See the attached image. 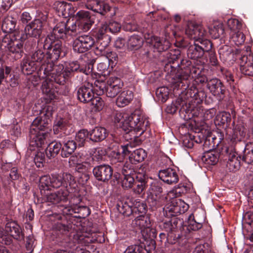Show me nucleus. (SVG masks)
Masks as SVG:
<instances>
[{
	"label": "nucleus",
	"mask_w": 253,
	"mask_h": 253,
	"mask_svg": "<svg viewBox=\"0 0 253 253\" xmlns=\"http://www.w3.org/2000/svg\"><path fill=\"white\" fill-rule=\"evenodd\" d=\"M240 66L242 74L253 76V54L242 56L240 58Z\"/></svg>",
	"instance_id": "19"
},
{
	"label": "nucleus",
	"mask_w": 253,
	"mask_h": 253,
	"mask_svg": "<svg viewBox=\"0 0 253 253\" xmlns=\"http://www.w3.org/2000/svg\"><path fill=\"white\" fill-rule=\"evenodd\" d=\"M227 24L229 28L234 32H237L242 28L241 23L236 19H230Z\"/></svg>",
	"instance_id": "60"
},
{
	"label": "nucleus",
	"mask_w": 253,
	"mask_h": 253,
	"mask_svg": "<svg viewBox=\"0 0 253 253\" xmlns=\"http://www.w3.org/2000/svg\"><path fill=\"white\" fill-rule=\"evenodd\" d=\"M144 248L139 245H131L127 247L124 253H143Z\"/></svg>",
	"instance_id": "64"
},
{
	"label": "nucleus",
	"mask_w": 253,
	"mask_h": 253,
	"mask_svg": "<svg viewBox=\"0 0 253 253\" xmlns=\"http://www.w3.org/2000/svg\"><path fill=\"white\" fill-rule=\"evenodd\" d=\"M27 40V36L24 33H17L14 35L5 36L2 41V44L7 48L9 54L15 60L20 59L23 56V44Z\"/></svg>",
	"instance_id": "3"
},
{
	"label": "nucleus",
	"mask_w": 253,
	"mask_h": 253,
	"mask_svg": "<svg viewBox=\"0 0 253 253\" xmlns=\"http://www.w3.org/2000/svg\"><path fill=\"white\" fill-rule=\"evenodd\" d=\"M53 87L52 83L47 79L43 82L42 84V92L45 95V99L47 101H50L55 98V90Z\"/></svg>",
	"instance_id": "33"
},
{
	"label": "nucleus",
	"mask_w": 253,
	"mask_h": 253,
	"mask_svg": "<svg viewBox=\"0 0 253 253\" xmlns=\"http://www.w3.org/2000/svg\"><path fill=\"white\" fill-rule=\"evenodd\" d=\"M218 52L220 58L224 61H229L234 56L233 49L226 45L221 47L219 49Z\"/></svg>",
	"instance_id": "45"
},
{
	"label": "nucleus",
	"mask_w": 253,
	"mask_h": 253,
	"mask_svg": "<svg viewBox=\"0 0 253 253\" xmlns=\"http://www.w3.org/2000/svg\"><path fill=\"white\" fill-rule=\"evenodd\" d=\"M86 45H84L82 42V40L80 37L76 38L73 43V48L75 52L78 53H84L89 49L86 47Z\"/></svg>",
	"instance_id": "51"
},
{
	"label": "nucleus",
	"mask_w": 253,
	"mask_h": 253,
	"mask_svg": "<svg viewBox=\"0 0 253 253\" xmlns=\"http://www.w3.org/2000/svg\"><path fill=\"white\" fill-rule=\"evenodd\" d=\"M110 86V78L109 77L106 78V74L104 73L98 79L95 80L93 83H87L86 84L79 87L77 92V98L84 103L89 102L94 98V90H96V94L98 95L106 94V96L110 97V92L108 89Z\"/></svg>",
	"instance_id": "1"
},
{
	"label": "nucleus",
	"mask_w": 253,
	"mask_h": 253,
	"mask_svg": "<svg viewBox=\"0 0 253 253\" xmlns=\"http://www.w3.org/2000/svg\"><path fill=\"white\" fill-rule=\"evenodd\" d=\"M87 7L102 15H105V13L110 10V7L108 4L105 3L104 1H99L97 0H94L92 3H88Z\"/></svg>",
	"instance_id": "30"
},
{
	"label": "nucleus",
	"mask_w": 253,
	"mask_h": 253,
	"mask_svg": "<svg viewBox=\"0 0 253 253\" xmlns=\"http://www.w3.org/2000/svg\"><path fill=\"white\" fill-rule=\"evenodd\" d=\"M82 42L84 44L86 45V47L88 49H90L95 43L94 39L90 35H84L79 36Z\"/></svg>",
	"instance_id": "61"
},
{
	"label": "nucleus",
	"mask_w": 253,
	"mask_h": 253,
	"mask_svg": "<svg viewBox=\"0 0 253 253\" xmlns=\"http://www.w3.org/2000/svg\"><path fill=\"white\" fill-rule=\"evenodd\" d=\"M72 224L66 221H58L53 226V232L57 238L65 240L72 228Z\"/></svg>",
	"instance_id": "18"
},
{
	"label": "nucleus",
	"mask_w": 253,
	"mask_h": 253,
	"mask_svg": "<svg viewBox=\"0 0 253 253\" xmlns=\"http://www.w3.org/2000/svg\"><path fill=\"white\" fill-rule=\"evenodd\" d=\"M119 145L118 144H116L113 146L112 149L113 150L112 151V165L119 163L118 165L120 166L121 164L122 166V163L124 158V155L122 153L126 154V151L129 152L128 150V144L125 146L121 145L120 149L119 148Z\"/></svg>",
	"instance_id": "26"
},
{
	"label": "nucleus",
	"mask_w": 253,
	"mask_h": 253,
	"mask_svg": "<svg viewBox=\"0 0 253 253\" xmlns=\"http://www.w3.org/2000/svg\"><path fill=\"white\" fill-rule=\"evenodd\" d=\"M187 54L189 58L192 59H198L202 58L204 53L203 50H201L199 45L194 42L193 44L190 45L187 49Z\"/></svg>",
	"instance_id": "39"
},
{
	"label": "nucleus",
	"mask_w": 253,
	"mask_h": 253,
	"mask_svg": "<svg viewBox=\"0 0 253 253\" xmlns=\"http://www.w3.org/2000/svg\"><path fill=\"white\" fill-rule=\"evenodd\" d=\"M38 66V65L33 62L32 59L28 58H24L21 63L22 72L27 75L32 74L36 70Z\"/></svg>",
	"instance_id": "35"
},
{
	"label": "nucleus",
	"mask_w": 253,
	"mask_h": 253,
	"mask_svg": "<svg viewBox=\"0 0 253 253\" xmlns=\"http://www.w3.org/2000/svg\"><path fill=\"white\" fill-rule=\"evenodd\" d=\"M131 225L136 230H139L143 237L152 238L156 236L155 230L151 228V222L149 217L140 215L132 220Z\"/></svg>",
	"instance_id": "7"
},
{
	"label": "nucleus",
	"mask_w": 253,
	"mask_h": 253,
	"mask_svg": "<svg viewBox=\"0 0 253 253\" xmlns=\"http://www.w3.org/2000/svg\"><path fill=\"white\" fill-rule=\"evenodd\" d=\"M69 192L68 190H59L56 192L51 193L50 194H42L45 196V199L46 202L52 203L54 204H58L61 202H67L68 200V197L70 196Z\"/></svg>",
	"instance_id": "17"
},
{
	"label": "nucleus",
	"mask_w": 253,
	"mask_h": 253,
	"mask_svg": "<svg viewBox=\"0 0 253 253\" xmlns=\"http://www.w3.org/2000/svg\"><path fill=\"white\" fill-rule=\"evenodd\" d=\"M158 176L160 179L169 184H175L179 180V177L175 170L171 168L160 170Z\"/></svg>",
	"instance_id": "20"
},
{
	"label": "nucleus",
	"mask_w": 253,
	"mask_h": 253,
	"mask_svg": "<svg viewBox=\"0 0 253 253\" xmlns=\"http://www.w3.org/2000/svg\"><path fill=\"white\" fill-rule=\"evenodd\" d=\"M133 98V92L130 90H125L120 93L116 100V105L119 107L127 105Z\"/></svg>",
	"instance_id": "32"
},
{
	"label": "nucleus",
	"mask_w": 253,
	"mask_h": 253,
	"mask_svg": "<svg viewBox=\"0 0 253 253\" xmlns=\"http://www.w3.org/2000/svg\"><path fill=\"white\" fill-rule=\"evenodd\" d=\"M87 136L89 137V133L86 130L83 129L80 130L76 134L75 140L79 142L78 146L82 147L84 145L85 138Z\"/></svg>",
	"instance_id": "56"
},
{
	"label": "nucleus",
	"mask_w": 253,
	"mask_h": 253,
	"mask_svg": "<svg viewBox=\"0 0 253 253\" xmlns=\"http://www.w3.org/2000/svg\"><path fill=\"white\" fill-rule=\"evenodd\" d=\"M217 120L222 125H229L231 122V115L229 113L223 111L220 113L216 117Z\"/></svg>",
	"instance_id": "58"
},
{
	"label": "nucleus",
	"mask_w": 253,
	"mask_h": 253,
	"mask_svg": "<svg viewBox=\"0 0 253 253\" xmlns=\"http://www.w3.org/2000/svg\"><path fill=\"white\" fill-rule=\"evenodd\" d=\"M188 102L186 100V97L182 95L178 98L175 102H173L170 106H168L167 111L169 113H174L177 110L180 109V111L186 112L188 108Z\"/></svg>",
	"instance_id": "28"
},
{
	"label": "nucleus",
	"mask_w": 253,
	"mask_h": 253,
	"mask_svg": "<svg viewBox=\"0 0 253 253\" xmlns=\"http://www.w3.org/2000/svg\"><path fill=\"white\" fill-rule=\"evenodd\" d=\"M203 69L202 67L200 68L191 65L188 71H185V74L184 75H177L176 76L178 79L175 83V87L179 88L180 86H182L184 84L183 81L188 79L190 75H191L193 78H196L201 74Z\"/></svg>",
	"instance_id": "22"
},
{
	"label": "nucleus",
	"mask_w": 253,
	"mask_h": 253,
	"mask_svg": "<svg viewBox=\"0 0 253 253\" xmlns=\"http://www.w3.org/2000/svg\"><path fill=\"white\" fill-rule=\"evenodd\" d=\"M93 173L97 180L107 182L111 179V167L106 165L97 166L93 169Z\"/></svg>",
	"instance_id": "24"
},
{
	"label": "nucleus",
	"mask_w": 253,
	"mask_h": 253,
	"mask_svg": "<svg viewBox=\"0 0 253 253\" xmlns=\"http://www.w3.org/2000/svg\"><path fill=\"white\" fill-rule=\"evenodd\" d=\"M188 208V204L181 199H173L171 202V204L165 208L164 210L167 216L175 217L176 215L186 212Z\"/></svg>",
	"instance_id": "10"
},
{
	"label": "nucleus",
	"mask_w": 253,
	"mask_h": 253,
	"mask_svg": "<svg viewBox=\"0 0 253 253\" xmlns=\"http://www.w3.org/2000/svg\"><path fill=\"white\" fill-rule=\"evenodd\" d=\"M42 48L46 52V59L54 62L64 57L67 52L66 46L60 41H53L49 35L45 38Z\"/></svg>",
	"instance_id": "5"
},
{
	"label": "nucleus",
	"mask_w": 253,
	"mask_h": 253,
	"mask_svg": "<svg viewBox=\"0 0 253 253\" xmlns=\"http://www.w3.org/2000/svg\"><path fill=\"white\" fill-rule=\"evenodd\" d=\"M246 37L245 35L242 33L238 31L235 32L234 34L232 35L231 40L235 43V44L239 46L243 44L245 41Z\"/></svg>",
	"instance_id": "55"
},
{
	"label": "nucleus",
	"mask_w": 253,
	"mask_h": 253,
	"mask_svg": "<svg viewBox=\"0 0 253 253\" xmlns=\"http://www.w3.org/2000/svg\"><path fill=\"white\" fill-rule=\"evenodd\" d=\"M62 144V151L61 156L63 158H68L71 155L78 146L75 140L64 139L61 141Z\"/></svg>",
	"instance_id": "27"
},
{
	"label": "nucleus",
	"mask_w": 253,
	"mask_h": 253,
	"mask_svg": "<svg viewBox=\"0 0 253 253\" xmlns=\"http://www.w3.org/2000/svg\"><path fill=\"white\" fill-rule=\"evenodd\" d=\"M134 174L131 173H126L123 175V179L122 180V186L124 188H130L132 187L135 182L134 178Z\"/></svg>",
	"instance_id": "52"
},
{
	"label": "nucleus",
	"mask_w": 253,
	"mask_h": 253,
	"mask_svg": "<svg viewBox=\"0 0 253 253\" xmlns=\"http://www.w3.org/2000/svg\"><path fill=\"white\" fill-rule=\"evenodd\" d=\"M58 68H59V69H57L55 74H54V75L49 79V81H51V83L52 81H54L55 83L60 85H64L66 80V73L65 72H62L63 69V66H61Z\"/></svg>",
	"instance_id": "43"
},
{
	"label": "nucleus",
	"mask_w": 253,
	"mask_h": 253,
	"mask_svg": "<svg viewBox=\"0 0 253 253\" xmlns=\"http://www.w3.org/2000/svg\"><path fill=\"white\" fill-rule=\"evenodd\" d=\"M129 202L132 206L133 211H138L139 213H145L146 211V205L142 201L139 199L130 198L129 199Z\"/></svg>",
	"instance_id": "44"
},
{
	"label": "nucleus",
	"mask_w": 253,
	"mask_h": 253,
	"mask_svg": "<svg viewBox=\"0 0 253 253\" xmlns=\"http://www.w3.org/2000/svg\"><path fill=\"white\" fill-rule=\"evenodd\" d=\"M48 133L47 132H34L30 130V147H41L47 143L46 139Z\"/></svg>",
	"instance_id": "21"
},
{
	"label": "nucleus",
	"mask_w": 253,
	"mask_h": 253,
	"mask_svg": "<svg viewBox=\"0 0 253 253\" xmlns=\"http://www.w3.org/2000/svg\"><path fill=\"white\" fill-rule=\"evenodd\" d=\"M51 113L47 112L44 114L43 117H37L32 124L31 130L35 132H47L48 133V131L50 130L51 121L49 119Z\"/></svg>",
	"instance_id": "11"
},
{
	"label": "nucleus",
	"mask_w": 253,
	"mask_h": 253,
	"mask_svg": "<svg viewBox=\"0 0 253 253\" xmlns=\"http://www.w3.org/2000/svg\"><path fill=\"white\" fill-rule=\"evenodd\" d=\"M47 18V14H42L27 24L25 27V32H24V34L27 36V39L28 36L36 38H39L46 24Z\"/></svg>",
	"instance_id": "8"
},
{
	"label": "nucleus",
	"mask_w": 253,
	"mask_h": 253,
	"mask_svg": "<svg viewBox=\"0 0 253 253\" xmlns=\"http://www.w3.org/2000/svg\"><path fill=\"white\" fill-rule=\"evenodd\" d=\"M85 71L83 68L80 67V65L77 62H73L69 63L64 71L66 73V76L69 77L72 76V74L74 72L84 73Z\"/></svg>",
	"instance_id": "46"
},
{
	"label": "nucleus",
	"mask_w": 253,
	"mask_h": 253,
	"mask_svg": "<svg viewBox=\"0 0 253 253\" xmlns=\"http://www.w3.org/2000/svg\"><path fill=\"white\" fill-rule=\"evenodd\" d=\"M93 22L92 20L80 22V24L78 26H77V29L79 31L78 34L80 33L81 32V30L83 32H86L89 30Z\"/></svg>",
	"instance_id": "63"
},
{
	"label": "nucleus",
	"mask_w": 253,
	"mask_h": 253,
	"mask_svg": "<svg viewBox=\"0 0 253 253\" xmlns=\"http://www.w3.org/2000/svg\"><path fill=\"white\" fill-rule=\"evenodd\" d=\"M207 86L214 96H219L225 93V89L222 82L216 78L212 79L207 82Z\"/></svg>",
	"instance_id": "25"
},
{
	"label": "nucleus",
	"mask_w": 253,
	"mask_h": 253,
	"mask_svg": "<svg viewBox=\"0 0 253 253\" xmlns=\"http://www.w3.org/2000/svg\"><path fill=\"white\" fill-rule=\"evenodd\" d=\"M151 44L158 52H162L167 49V46L162 43L160 38L154 37L151 39Z\"/></svg>",
	"instance_id": "57"
},
{
	"label": "nucleus",
	"mask_w": 253,
	"mask_h": 253,
	"mask_svg": "<svg viewBox=\"0 0 253 253\" xmlns=\"http://www.w3.org/2000/svg\"><path fill=\"white\" fill-rule=\"evenodd\" d=\"M117 210L121 214L125 216H129L133 212L132 206L129 201L125 202L119 201L116 205Z\"/></svg>",
	"instance_id": "40"
},
{
	"label": "nucleus",
	"mask_w": 253,
	"mask_h": 253,
	"mask_svg": "<svg viewBox=\"0 0 253 253\" xmlns=\"http://www.w3.org/2000/svg\"><path fill=\"white\" fill-rule=\"evenodd\" d=\"M117 127L122 128L126 133L140 132L141 135L148 125V121L136 114L117 112L114 117Z\"/></svg>",
	"instance_id": "2"
},
{
	"label": "nucleus",
	"mask_w": 253,
	"mask_h": 253,
	"mask_svg": "<svg viewBox=\"0 0 253 253\" xmlns=\"http://www.w3.org/2000/svg\"><path fill=\"white\" fill-rule=\"evenodd\" d=\"M31 59L36 63L38 66L44 61H46V52L42 48V43H40V41L38 42V46L37 50L32 53L31 56Z\"/></svg>",
	"instance_id": "31"
},
{
	"label": "nucleus",
	"mask_w": 253,
	"mask_h": 253,
	"mask_svg": "<svg viewBox=\"0 0 253 253\" xmlns=\"http://www.w3.org/2000/svg\"><path fill=\"white\" fill-rule=\"evenodd\" d=\"M5 222L4 231L6 233L17 241L24 240V234L21 227L16 221L6 217Z\"/></svg>",
	"instance_id": "12"
},
{
	"label": "nucleus",
	"mask_w": 253,
	"mask_h": 253,
	"mask_svg": "<svg viewBox=\"0 0 253 253\" xmlns=\"http://www.w3.org/2000/svg\"><path fill=\"white\" fill-rule=\"evenodd\" d=\"M53 6L60 16H62L66 18L72 15L74 13V9L72 7L71 4L66 2L55 1Z\"/></svg>",
	"instance_id": "23"
},
{
	"label": "nucleus",
	"mask_w": 253,
	"mask_h": 253,
	"mask_svg": "<svg viewBox=\"0 0 253 253\" xmlns=\"http://www.w3.org/2000/svg\"><path fill=\"white\" fill-rule=\"evenodd\" d=\"M54 62L48 61L43 62L37 71V74L40 78L44 79L50 78L56 73V70L60 66H55Z\"/></svg>",
	"instance_id": "15"
},
{
	"label": "nucleus",
	"mask_w": 253,
	"mask_h": 253,
	"mask_svg": "<svg viewBox=\"0 0 253 253\" xmlns=\"http://www.w3.org/2000/svg\"><path fill=\"white\" fill-rule=\"evenodd\" d=\"M179 221L180 220L177 218L172 217L169 221L161 222L159 227L167 232L168 236H170V234L174 233L177 230V225Z\"/></svg>",
	"instance_id": "29"
},
{
	"label": "nucleus",
	"mask_w": 253,
	"mask_h": 253,
	"mask_svg": "<svg viewBox=\"0 0 253 253\" xmlns=\"http://www.w3.org/2000/svg\"><path fill=\"white\" fill-rule=\"evenodd\" d=\"M34 162L38 168H41L43 166V163L45 161L44 154L42 152H37L34 157Z\"/></svg>",
	"instance_id": "62"
},
{
	"label": "nucleus",
	"mask_w": 253,
	"mask_h": 253,
	"mask_svg": "<svg viewBox=\"0 0 253 253\" xmlns=\"http://www.w3.org/2000/svg\"><path fill=\"white\" fill-rule=\"evenodd\" d=\"M195 42L199 45V48H201V50H203L204 53L211 51L212 44L209 40L205 38L200 39Z\"/></svg>",
	"instance_id": "53"
},
{
	"label": "nucleus",
	"mask_w": 253,
	"mask_h": 253,
	"mask_svg": "<svg viewBox=\"0 0 253 253\" xmlns=\"http://www.w3.org/2000/svg\"><path fill=\"white\" fill-rule=\"evenodd\" d=\"M185 34L190 39L194 40L195 42H196L206 37L207 31L202 25L194 24L186 28Z\"/></svg>",
	"instance_id": "16"
},
{
	"label": "nucleus",
	"mask_w": 253,
	"mask_h": 253,
	"mask_svg": "<svg viewBox=\"0 0 253 253\" xmlns=\"http://www.w3.org/2000/svg\"><path fill=\"white\" fill-rule=\"evenodd\" d=\"M51 187L60 190L67 189L69 194L78 193V184L75 177L68 172L51 174Z\"/></svg>",
	"instance_id": "4"
},
{
	"label": "nucleus",
	"mask_w": 253,
	"mask_h": 253,
	"mask_svg": "<svg viewBox=\"0 0 253 253\" xmlns=\"http://www.w3.org/2000/svg\"><path fill=\"white\" fill-rule=\"evenodd\" d=\"M51 187V175H44L42 176L40 179L39 188L41 194H44L45 190H49Z\"/></svg>",
	"instance_id": "42"
},
{
	"label": "nucleus",
	"mask_w": 253,
	"mask_h": 253,
	"mask_svg": "<svg viewBox=\"0 0 253 253\" xmlns=\"http://www.w3.org/2000/svg\"><path fill=\"white\" fill-rule=\"evenodd\" d=\"M221 156L227 161L226 167L229 171H236L240 167L241 157L236 151L234 146H224L221 148Z\"/></svg>",
	"instance_id": "6"
},
{
	"label": "nucleus",
	"mask_w": 253,
	"mask_h": 253,
	"mask_svg": "<svg viewBox=\"0 0 253 253\" xmlns=\"http://www.w3.org/2000/svg\"><path fill=\"white\" fill-rule=\"evenodd\" d=\"M8 15L3 20L1 28L3 31L6 33H9L10 35H14L16 32L24 33L22 31H20L17 27V18L16 15L14 12H10Z\"/></svg>",
	"instance_id": "13"
},
{
	"label": "nucleus",
	"mask_w": 253,
	"mask_h": 253,
	"mask_svg": "<svg viewBox=\"0 0 253 253\" xmlns=\"http://www.w3.org/2000/svg\"><path fill=\"white\" fill-rule=\"evenodd\" d=\"M156 94L159 100L163 102H165L169 98V88L165 86L159 87L157 89Z\"/></svg>",
	"instance_id": "54"
},
{
	"label": "nucleus",
	"mask_w": 253,
	"mask_h": 253,
	"mask_svg": "<svg viewBox=\"0 0 253 253\" xmlns=\"http://www.w3.org/2000/svg\"><path fill=\"white\" fill-rule=\"evenodd\" d=\"M242 161L248 164L253 163V142L246 144L243 152Z\"/></svg>",
	"instance_id": "41"
},
{
	"label": "nucleus",
	"mask_w": 253,
	"mask_h": 253,
	"mask_svg": "<svg viewBox=\"0 0 253 253\" xmlns=\"http://www.w3.org/2000/svg\"><path fill=\"white\" fill-rule=\"evenodd\" d=\"M110 32L111 28L109 27V25H108L107 24H103L100 28L96 35V38L98 41H100L104 39L111 41V37L106 34L108 32Z\"/></svg>",
	"instance_id": "48"
},
{
	"label": "nucleus",
	"mask_w": 253,
	"mask_h": 253,
	"mask_svg": "<svg viewBox=\"0 0 253 253\" xmlns=\"http://www.w3.org/2000/svg\"><path fill=\"white\" fill-rule=\"evenodd\" d=\"M224 30L221 23L215 24L213 28H209V33L211 36L215 39L219 38L224 34Z\"/></svg>",
	"instance_id": "47"
},
{
	"label": "nucleus",
	"mask_w": 253,
	"mask_h": 253,
	"mask_svg": "<svg viewBox=\"0 0 253 253\" xmlns=\"http://www.w3.org/2000/svg\"><path fill=\"white\" fill-rule=\"evenodd\" d=\"M61 151H62V144L61 141L52 142L49 143L45 150L47 157L51 159L55 157Z\"/></svg>",
	"instance_id": "37"
},
{
	"label": "nucleus",
	"mask_w": 253,
	"mask_h": 253,
	"mask_svg": "<svg viewBox=\"0 0 253 253\" xmlns=\"http://www.w3.org/2000/svg\"><path fill=\"white\" fill-rule=\"evenodd\" d=\"M131 155L134 160L137 162H142L146 156L145 151L142 149H138L134 150Z\"/></svg>",
	"instance_id": "59"
},
{
	"label": "nucleus",
	"mask_w": 253,
	"mask_h": 253,
	"mask_svg": "<svg viewBox=\"0 0 253 253\" xmlns=\"http://www.w3.org/2000/svg\"><path fill=\"white\" fill-rule=\"evenodd\" d=\"M79 30L76 23L69 25V22H60L53 28L51 36L56 39H65L68 35L74 37L78 34Z\"/></svg>",
	"instance_id": "9"
},
{
	"label": "nucleus",
	"mask_w": 253,
	"mask_h": 253,
	"mask_svg": "<svg viewBox=\"0 0 253 253\" xmlns=\"http://www.w3.org/2000/svg\"><path fill=\"white\" fill-rule=\"evenodd\" d=\"M153 194L148 198V202L152 207H160L166 202L167 198L161 195L163 189L159 184H155L152 187Z\"/></svg>",
	"instance_id": "14"
},
{
	"label": "nucleus",
	"mask_w": 253,
	"mask_h": 253,
	"mask_svg": "<svg viewBox=\"0 0 253 253\" xmlns=\"http://www.w3.org/2000/svg\"><path fill=\"white\" fill-rule=\"evenodd\" d=\"M142 44V40L139 36L137 35H133L131 36L127 42L128 46L132 49H136L139 48L140 47H141Z\"/></svg>",
	"instance_id": "49"
},
{
	"label": "nucleus",
	"mask_w": 253,
	"mask_h": 253,
	"mask_svg": "<svg viewBox=\"0 0 253 253\" xmlns=\"http://www.w3.org/2000/svg\"><path fill=\"white\" fill-rule=\"evenodd\" d=\"M202 226L201 222L195 220L193 213L189 215L187 221V228L188 230H198L201 229Z\"/></svg>",
	"instance_id": "50"
},
{
	"label": "nucleus",
	"mask_w": 253,
	"mask_h": 253,
	"mask_svg": "<svg viewBox=\"0 0 253 253\" xmlns=\"http://www.w3.org/2000/svg\"><path fill=\"white\" fill-rule=\"evenodd\" d=\"M82 211H85V212L83 213V216H87L90 214V210L86 206L66 207L63 209V212L66 215H73L74 213H81Z\"/></svg>",
	"instance_id": "38"
},
{
	"label": "nucleus",
	"mask_w": 253,
	"mask_h": 253,
	"mask_svg": "<svg viewBox=\"0 0 253 253\" xmlns=\"http://www.w3.org/2000/svg\"><path fill=\"white\" fill-rule=\"evenodd\" d=\"M220 158L223 159V156H221L220 154H219L217 152L208 151L204 153L202 159L205 164L214 165L217 163Z\"/></svg>",
	"instance_id": "36"
},
{
	"label": "nucleus",
	"mask_w": 253,
	"mask_h": 253,
	"mask_svg": "<svg viewBox=\"0 0 253 253\" xmlns=\"http://www.w3.org/2000/svg\"><path fill=\"white\" fill-rule=\"evenodd\" d=\"M89 139L93 142H99L106 137V130L102 127H95L89 131Z\"/></svg>",
	"instance_id": "34"
}]
</instances>
